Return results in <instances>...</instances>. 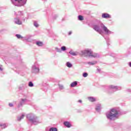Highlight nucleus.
<instances>
[{
    "mask_svg": "<svg viewBox=\"0 0 131 131\" xmlns=\"http://www.w3.org/2000/svg\"><path fill=\"white\" fill-rule=\"evenodd\" d=\"M121 115V112L120 110L113 108L110 110L106 113V118L108 120H116Z\"/></svg>",
    "mask_w": 131,
    "mask_h": 131,
    "instance_id": "nucleus-1",
    "label": "nucleus"
},
{
    "mask_svg": "<svg viewBox=\"0 0 131 131\" xmlns=\"http://www.w3.org/2000/svg\"><path fill=\"white\" fill-rule=\"evenodd\" d=\"M93 29L98 32L99 34H102L103 31H104L105 34H112L113 32L108 29L105 26H104L102 23H100L99 25H95L93 26Z\"/></svg>",
    "mask_w": 131,
    "mask_h": 131,
    "instance_id": "nucleus-2",
    "label": "nucleus"
},
{
    "mask_svg": "<svg viewBox=\"0 0 131 131\" xmlns=\"http://www.w3.org/2000/svg\"><path fill=\"white\" fill-rule=\"evenodd\" d=\"M26 117L28 120L34 125H37V124L41 123V121L38 120V117L34 114H28L26 115Z\"/></svg>",
    "mask_w": 131,
    "mask_h": 131,
    "instance_id": "nucleus-3",
    "label": "nucleus"
},
{
    "mask_svg": "<svg viewBox=\"0 0 131 131\" xmlns=\"http://www.w3.org/2000/svg\"><path fill=\"white\" fill-rule=\"evenodd\" d=\"M82 55L90 57H93V58H99L100 57L98 53H93V51L88 50L82 51Z\"/></svg>",
    "mask_w": 131,
    "mask_h": 131,
    "instance_id": "nucleus-4",
    "label": "nucleus"
},
{
    "mask_svg": "<svg viewBox=\"0 0 131 131\" xmlns=\"http://www.w3.org/2000/svg\"><path fill=\"white\" fill-rule=\"evenodd\" d=\"M12 4L14 6L16 7H23L24 5H26L27 3V0H11Z\"/></svg>",
    "mask_w": 131,
    "mask_h": 131,
    "instance_id": "nucleus-5",
    "label": "nucleus"
},
{
    "mask_svg": "<svg viewBox=\"0 0 131 131\" xmlns=\"http://www.w3.org/2000/svg\"><path fill=\"white\" fill-rule=\"evenodd\" d=\"M32 73H38L39 72V67L37 65V63H34L32 67Z\"/></svg>",
    "mask_w": 131,
    "mask_h": 131,
    "instance_id": "nucleus-6",
    "label": "nucleus"
},
{
    "mask_svg": "<svg viewBox=\"0 0 131 131\" xmlns=\"http://www.w3.org/2000/svg\"><path fill=\"white\" fill-rule=\"evenodd\" d=\"M109 89H110V90H114L115 92H116V91H119L120 90H121V87L111 85L109 86Z\"/></svg>",
    "mask_w": 131,
    "mask_h": 131,
    "instance_id": "nucleus-7",
    "label": "nucleus"
},
{
    "mask_svg": "<svg viewBox=\"0 0 131 131\" xmlns=\"http://www.w3.org/2000/svg\"><path fill=\"white\" fill-rule=\"evenodd\" d=\"M14 23L17 24V25H22V20L19 18V17H16L14 19Z\"/></svg>",
    "mask_w": 131,
    "mask_h": 131,
    "instance_id": "nucleus-8",
    "label": "nucleus"
},
{
    "mask_svg": "<svg viewBox=\"0 0 131 131\" xmlns=\"http://www.w3.org/2000/svg\"><path fill=\"white\" fill-rule=\"evenodd\" d=\"M24 117H25V114L23 113V114H21L20 116H18L17 117V121H21V120H22V119H24Z\"/></svg>",
    "mask_w": 131,
    "mask_h": 131,
    "instance_id": "nucleus-9",
    "label": "nucleus"
},
{
    "mask_svg": "<svg viewBox=\"0 0 131 131\" xmlns=\"http://www.w3.org/2000/svg\"><path fill=\"white\" fill-rule=\"evenodd\" d=\"M102 18H104V19H108L109 18H111V16H110V14L108 13H103L102 14Z\"/></svg>",
    "mask_w": 131,
    "mask_h": 131,
    "instance_id": "nucleus-10",
    "label": "nucleus"
},
{
    "mask_svg": "<svg viewBox=\"0 0 131 131\" xmlns=\"http://www.w3.org/2000/svg\"><path fill=\"white\" fill-rule=\"evenodd\" d=\"M25 102H26V99H22L18 104V107H21L25 104Z\"/></svg>",
    "mask_w": 131,
    "mask_h": 131,
    "instance_id": "nucleus-11",
    "label": "nucleus"
},
{
    "mask_svg": "<svg viewBox=\"0 0 131 131\" xmlns=\"http://www.w3.org/2000/svg\"><path fill=\"white\" fill-rule=\"evenodd\" d=\"M101 109H102L101 104H97L96 105V107L95 108L96 111H97V112H100V111H101Z\"/></svg>",
    "mask_w": 131,
    "mask_h": 131,
    "instance_id": "nucleus-12",
    "label": "nucleus"
},
{
    "mask_svg": "<svg viewBox=\"0 0 131 131\" xmlns=\"http://www.w3.org/2000/svg\"><path fill=\"white\" fill-rule=\"evenodd\" d=\"M64 125L65 126H67V127H71V124H70V122L66 121L63 123Z\"/></svg>",
    "mask_w": 131,
    "mask_h": 131,
    "instance_id": "nucleus-13",
    "label": "nucleus"
},
{
    "mask_svg": "<svg viewBox=\"0 0 131 131\" xmlns=\"http://www.w3.org/2000/svg\"><path fill=\"white\" fill-rule=\"evenodd\" d=\"M7 126H8V124L7 123L3 124L2 123H0V127H1V128L2 129L6 128Z\"/></svg>",
    "mask_w": 131,
    "mask_h": 131,
    "instance_id": "nucleus-14",
    "label": "nucleus"
},
{
    "mask_svg": "<svg viewBox=\"0 0 131 131\" xmlns=\"http://www.w3.org/2000/svg\"><path fill=\"white\" fill-rule=\"evenodd\" d=\"M36 45L38 46V47H42V46H43V43L40 41H37L36 42Z\"/></svg>",
    "mask_w": 131,
    "mask_h": 131,
    "instance_id": "nucleus-15",
    "label": "nucleus"
},
{
    "mask_svg": "<svg viewBox=\"0 0 131 131\" xmlns=\"http://www.w3.org/2000/svg\"><path fill=\"white\" fill-rule=\"evenodd\" d=\"M89 101H90V102H96V98H95L94 97H89L88 98Z\"/></svg>",
    "mask_w": 131,
    "mask_h": 131,
    "instance_id": "nucleus-16",
    "label": "nucleus"
},
{
    "mask_svg": "<svg viewBox=\"0 0 131 131\" xmlns=\"http://www.w3.org/2000/svg\"><path fill=\"white\" fill-rule=\"evenodd\" d=\"M76 85H77V81H75L71 84V88H75Z\"/></svg>",
    "mask_w": 131,
    "mask_h": 131,
    "instance_id": "nucleus-17",
    "label": "nucleus"
},
{
    "mask_svg": "<svg viewBox=\"0 0 131 131\" xmlns=\"http://www.w3.org/2000/svg\"><path fill=\"white\" fill-rule=\"evenodd\" d=\"M69 54H70V55H72V56H77V55H78V53L72 51H70Z\"/></svg>",
    "mask_w": 131,
    "mask_h": 131,
    "instance_id": "nucleus-18",
    "label": "nucleus"
},
{
    "mask_svg": "<svg viewBox=\"0 0 131 131\" xmlns=\"http://www.w3.org/2000/svg\"><path fill=\"white\" fill-rule=\"evenodd\" d=\"M23 16V12L22 11H19L17 14V17H21Z\"/></svg>",
    "mask_w": 131,
    "mask_h": 131,
    "instance_id": "nucleus-19",
    "label": "nucleus"
},
{
    "mask_svg": "<svg viewBox=\"0 0 131 131\" xmlns=\"http://www.w3.org/2000/svg\"><path fill=\"white\" fill-rule=\"evenodd\" d=\"M66 65H67V67H69V68H71V67H72V64H71L69 62H67L66 63Z\"/></svg>",
    "mask_w": 131,
    "mask_h": 131,
    "instance_id": "nucleus-20",
    "label": "nucleus"
},
{
    "mask_svg": "<svg viewBox=\"0 0 131 131\" xmlns=\"http://www.w3.org/2000/svg\"><path fill=\"white\" fill-rule=\"evenodd\" d=\"M49 131H58V129L56 127H51L50 128Z\"/></svg>",
    "mask_w": 131,
    "mask_h": 131,
    "instance_id": "nucleus-21",
    "label": "nucleus"
},
{
    "mask_svg": "<svg viewBox=\"0 0 131 131\" xmlns=\"http://www.w3.org/2000/svg\"><path fill=\"white\" fill-rule=\"evenodd\" d=\"M78 19L79 20V21H82L83 20V16L81 15H79L78 16Z\"/></svg>",
    "mask_w": 131,
    "mask_h": 131,
    "instance_id": "nucleus-22",
    "label": "nucleus"
},
{
    "mask_svg": "<svg viewBox=\"0 0 131 131\" xmlns=\"http://www.w3.org/2000/svg\"><path fill=\"white\" fill-rule=\"evenodd\" d=\"M88 63L89 65H95V64H97V61L89 62Z\"/></svg>",
    "mask_w": 131,
    "mask_h": 131,
    "instance_id": "nucleus-23",
    "label": "nucleus"
},
{
    "mask_svg": "<svg viewBox=\"0 0 131 131\" xmlns=\"http://www.w3.org/2000/svg\"><path fill=\"white\" fill-rule=\"evenodd\" d=\"M28 85L30 88H32L33 86H34V85L33 84V83H32V82L30 81L29 82Z\"/></svg>",
    "mask_w": 131,
    "mask_h": 131,
    "instance_id": "nucleus-24",
    "label": "nucleus"
},
{
    "mask_svg": "<svg viewBox=\"0 0 131 131\" xmlns=\"http://www.w3.org/2000/svg\"><path fill=\"white\" fill-rule=\"evenodd\" d=\"M61 51H62L63 52L66 51V47L65 46H62L61 47Z\"/></svg>",
    "mask_w": 131,
    "mask_h": 131,
    "instance_id": "nucleus-25",
    "label": "nucleus"
},
{
    "mask_svg": "<svg viewBox=\"0 0 131 131\" xmlns=\"http://www.w3.org/2000/svg\"><path fill=\"white\" fill-rule=\"evenodd\" d=\"M55 51L57 52L58 53H61V49L58 48V47L55 48Z\"/></svg>",
    "mask_w": 131,
    "mask_h": 131,
    "instance_id": "nucleus-26",
    "label": "nucleus"
},
{
    "mask_svg": "<svg viewBox=\"0 0 131 131\" xmlns=\"http://www.w3.org/2000/svg\"><path fill=\"white\" fill-rule=\"evenodd\" d=\"M34 26H35V27L37 28V27H38V26H39L38 25V24H37V22L35 21V22L34 23Z\"/></svg>",
    "mask_w": 131,
    "mask_h": 131,
    "instance_id": "nucleus-27",
    "label": "nucleus"
},
{
    "mask_svg": "<svg viewBox=\"0 0 131 131\" xmlns=\"http://www.w3.org/2000/svg\"><path fill=\"white\" fill-rule=\"evenodd\" d=\"M88 73H83L82 76L83 77H88Z\"/></svg>",
    "mask_w": 131,
    "mask_h": 131,
    "instance_id": "nucleus-28",
    "label": "nucleus"
},
{
    "mask_svg": "<svg viewBox=\"0 0 131 131\" xmlns=\"http://www.w3.org/2000/svg\"><path fill=\"white\" fill-rule=\"evenodd\" d=\"M16 36L17 38H23V37H22V36L19 34H16Z\"/></svg>",
    "mask_w": 131,
    "mask_h": 131,
    "instance_id": "nucleus-29",
    "label": "nucleus"
},
{
    "mask_svg": "<svg viewBox=\"0 0 131 131\" xmlns=\"http://www.w3.org/2000/svg\"><path fill=\"white\" fill-rule=\"evenodd\" d=\"M59 88L60 90H63L64 89V86H63V85H59Z\"/></svg>",
    "mask_w": 131,
    "mask_h": 131,
    "instance_id": "nucleus-30",
    "label": "nucleus"
},
{
    "mask_svg": "<svg viewBox=\"0 0 131 131\" xmlns=\"http://www.w3.org/2000/svg\"><path fill=\"white\" fill-rule=\"evenodd\" d=\"M4 70V68H3V66L0 64V71H3Z\"/></svg>",
    "mask_w": 131,
    "mask_h": 131,
    "instance_id": "nucleus-31",
    "label": "nucleus"
},
{
    "mask_svg": "<svg viewBox=\"0 0 131 131\" xmlns=\"http://www.w3.org/2000/svg\"><path fill=\"white\" fill-rule=\"evenodd\" d=\"M13 106H14V105L13 104V103H9V107H13Z\"/></svg>",
    "mask_w": 131,
    "mask_h": 131,
    "instance_id": "nucleus-32",
    "label": "nucleus"
},
{
    "mask_svg": "<svg viewBox=\"0 0 131 131\" xmlns=\"http://www.w3.org/2000/svg\"><path fill=\"white\" fill-rule=\"evenodd\" d=\"M128 65L129 67H130V68H131V61H130V62H129L128 63Z\"/></svg>",
    "mask_w": 131,
    "mask_h": 131,
    "instance_id": "nucleus-33",
    "label": "nucleus"
},
{
    "mask_svg": "<svg viewBox=\"0 0 131 131\" xmlns=\"http://www.w3.org/2000/svg\"><path fill=\"white\" fill-rule=\"evenodd\" d=\"M126 91L128 92V93H131V90L130 89H127L126 90Z\"/></svg>",
    "mask_w": 131,
    "mask_h": 131,
    "instance_id": "nucleus-34",
    "label": "nucleus"
},
{
    "mask_svg": "<svg viewBox=\"0 0 131 131\" xmlns=\"http://www.w3.org/2000/svg\"><path fill=\"white\" fill-rule=\"evenodd\" d=\"M71 34H72V31H70L69 32V35H71Z\"/></svg>",
    "mask_w": 131,
    "mask_h": 131,
    "instance_id": "nucleus-35",
    "label": "nucleus"
},
{
    "mask_svg": "<svg viewBox=\"0 0 131 131\" xmlns=\"http://www.w3.org/2000/svg\"><path fill=\"white\" fill-rule=\"evenodd\" d=\"M129 52L131 53V47L129 48Z\"/></svg>",
    "mask_w": 131,
    "mask_h": 131,
    "instance_id": "nucleus-36",
    "label": "nucleus"
},
{
    "mask_svg": "<svg viewBox=\"0 0 131 131\" xmlns=\"http://www.w3.org/2000/svg\"><path fill=\"white\" fill-rule=\"evenodd\" d=\"M78 102H79V103H82V101H81V100H79V101H78Z\"/></svg>",
    "mask_w": 131,
    "mask_h": 131,
    "instance_id": "nucleus-37",
    "label": "nucleus"
},
{
    "mask_svg": "<svg viewBox=\"0 0 131 131\" xmlns=\"http://www.w3.org/2000/svg\"><path fill=\"white\" fill-rule=\"evenodd\" d=\"M97 70H98V71H100V70H99V69H97Z\"/></svg>",
    "mask_w": 131,
    "mask_h": 131,
    "instance_id": "nucleus-38",
    "label": "nucleus"
}]
</instances>
